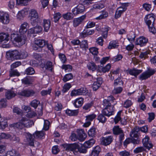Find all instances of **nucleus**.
Masks as SVG:
<instances>
[{"mask_svg": "<svg viewBox=\"0 0 156 156\" xmlns=\"http://www.w3.org/2000/svg\"><path fill=\"white\" fill-rule=\"evenodd\" d=\"M28 23L26 22L23 23L20 26L19 32L14 31L12 33L11 37L12 41L17 43H20L22 45L25 43V36L24 34L27 31V28H28Z\"/></svg>", "mask_w": 156, "mask_h": 156, "instance_id": "obj_1", "label": "nucleus"}, {"mask_svg": "<svg viewBox=\"0 0 156 156\" xmlns=\"http://www.w3.org/2000/svg\"><path fill=\"white\" fill-rule=\"evenodd\" d=\"M63 147L65 150L72 152L75 155L79 156L80 153L85 154L87 152L86 149L81 147L78 144L75 143L64 144Z\"/></svg>", "mask_w": 156, "mask_h": 156, "instance_id": "obj_2", "label": "nucleus"}, {"mask_svg": "<svg viewBox=\"0 0 156 156\" xmlns=\"http://www.w3.org/2000/svg\"><path fill=\"white\" fill-rule=\"evenodd\" d=\"M34 124L33 121L25 117H22L19 121L9 125L10 127L22 129L24 127H30Z\"/></svg>", "mask_w": 156, "mask_h": 156, "instance_id": "obj_3", "label": "nucleus"}, {"mask_svg": "<svg viewBox=\"0 0 156 156\" xmlns=\"http://www.w3.org/2000/svg\"><path fill=\"white\" fill-rule=\"evenodd\" d=\"M155 19L154 15L153 14L147 15L144 18L145 22L148 26L149 31L153 34L156 33V29L153 26Z\"/></svg>", "mask_w": 156, "mask_h": 156, "instance_id": "obj_4", "label": "nucleus"}, {"mask_svg": "<svg viewBox=\"0 0 156 156\" xmlns=\"http://www.w3.org/2000/svg\"><path fill=\"white\" fill-rule=\"evenodd\" d=\"M31 17L30 22L33 26H34L40 22V19L38 14L35 9H31L30 11Z\"/></svg>", "mask_w": 156, "mask_h": 156, "instance_id": "obj_5", "label": "nucleus"}, {"mask_svg": "<svg viewBox=\"0 0 156 156\" xmlns=\"http://www.w3.org/2000/svg\"><path fill=\"white\" fill-rule=\"evenodd\" d=\"M117 104L114 98L112 96H110L108 97L107 99H104L103 101V105L104 108H110V107H113Z\"/></svg>", "mask_w": 156, "mask_h": 156, "instance_id": "obj_6", "label": "nucleus"}, {"mask_svg": "<svg viewBox=\"0 0 156 156\" xmlns=\"http://www.w3.org/2000/svg\"><path fill=\"white\" fill-rule=\"evenodd\" d=\"M23 136L25 138L24 140V144L30 146H34V139L33 135L29 133L25 132L23 133Z\"/></svg>", "mask_w": 156, "mask_h": 156, "instance_id": "obj_7", "label": "nucleus"}, {"mask_svg": "<svg viewBox=\"0 0 156 156\" xmlns=\"http://www.w3.org/2000/svg\"><path fill=\"white\" fill-rule=\"evenodd\" d=\"M35 93L33 90L27 89L19 90L17 94L20 96L28 97L33 96Z\"/></svg>", "mask_w": 156, "mask_h": 156, "instance_id": "obj_8", "label": "nucleus"}, {"mask_svg": "<svg viewBox=\"0 0 156 156\" xmlns=\"http://www.w3.org/2000/svg\"><path fill=\"white\" fill-rule=\"evenodd\" d=\"M10 20L9 15L8 13L0 11V22L6 24L9 23Z\"/></svg>", "mask_w": 156, "mask_h": 156, "instance_id": "obj_9", "label": "nucleus"}, {"mask_svg": "<svg viewBox=\"0 0 156 156\" xmlns=\"http://www.w3.org/2000/svg\"><path fill=\"white\" fill-rule=\"evenodd\" d=\"M81 4H80L77 5L72 10V12L74 15L82 14L85 11V8L81 2Z\"/></svg>", "mask_w": 156, "mask_h": 156, "instance_id": "obj_10", "label": "nucleus"}, {"mask_svg": "<svg viewBox=\"0 0 156 156\" xmlns=\"http://www.w3.org/2000/svg\"><path fill=\"white\" fill-rule=\"evenodd\" d=\"M127 9V5L126 4H123L121 5L118 7L115 12V17L116 19L119 18L122 14L125 12Z\"/></svg>", "mask_w": 156, "mask_h": 156, "instance_id": "obj_11", "label": "nucleus"}, {"mask_svg": "<svg viewBox=\"0 0 156 156\" xmlns=\"http://www.w3.org/2000/svg\"><path fill=\"white\" fill-rule=\"evenodd\" d=\"M96 29L98 31H101L102 32V35L103 37L105 39L107 38L108 35V31L110 29V28L107 26H105L102 28H101V27L98 26L97 25Z\"/></svg>", "mask_w": 156, "mask_h": 156, "instance_id": "obj_12", "label": "nucleus"}, {"mask_svg": "<svg viewBox=\"0 0 156 156\" xmlns=\"http://www.w3.org/2000/svg\"><path fill=\"white\" fill-rule=\"evenodd\" d=\"M142 143L144 146L147 149L149 150L153 147V145L149 141V137L148 136H145L142 140Z\"/></svg>", "mask_w": 156, "mask_h": 156, "instance_id": "obj_13", "label": "nucleus"}, {"mask_svg": "<svg viewBox=\"0 0 156 156\" xmlns=\"http://www.w3.org/2000/svg\"><path fill=\"white\" fill-rule=\"evenodd\" d=\"M78 140L80 141H83L87 137V135L82 129H78L77 131Z\"/></svg>", "mask_w": 156, "mask_h": 156, "instance_id": "obj_14", "label": "nucleus"}, {"mask_svg": "<svg viewBox=\"0 0 156 156\" xmlns=\"http://www.w3.org/2000/svg\"><path fill=\"white\" fill-rule=\"evenodd\" d=\"M110 108H104L102 110V114L105 115L109 117L114 114L113 107H110Z\"/></svg>", "mask_w": 156, "mask_h": 156, "instance_id": "obj_15", "label": "nucleus"}, {"mask_svg": "<svg viewBox=\"0 0 156 156\" xmlns=\"http://www.w3.org/2000/svg\"><path fill=\"white\" fill-rule=\"evenodd\" d=\"M85 15H83L79 17L75 18L73 22V24L74 27H76L82 23L85 19Z\"/></svg>", "mask_w": 156, "mask_h": 156, "instance_id": "obj_16", "label": "nucleus"}, {"mask_svg": "<svg viewBox=\"0 0 156 156\" xmlns=\"http://www.w3.org/2000/svg\"><path fill=\"white\" fill-rule=\"evenodd\" d=\"M103 82L101 78H97L94 82L92 86L94 90H96L100 86Z\"/></svg>", "mask_w": 156, "mask_h": 156, "instance_id": "obj_17", "label": "nucleus"}, {"mask_svg": "<svg viewBox=\"0 0 156 156\" xmlns=\"http://www.w3.org/2000/svg\"><path fill=\"white\" fill-rule=\"evenodd\" d=\"M148 41L147 39L144 37H140L137 39L136 44L140 45L141 46L145 45Z\"/></svg>", "mask_w": 156, "mask_h": 156, "instance_id": "obj_18", "label": "nucleus"}, {"mask_svg": "<svg viewBox=\"0 0 156 156\" xmlns=\"http://www.w3.org/2000/svg\"><path fill=\"white\" fill-rule=\"evenodd\" d=\"M28 9L27 8L24 9L19 11L17 16V18L19 20H21L28 14Z\"/></svg>", "mask_w": 156, "mask_h": 156, "instance_id": "obj_19", "label": "nucleus"}, {"mask_svg": "<svg viewBox=\"0 0 156 156\" xmlns=\"http://www.w3.org/2000/svg\"><path fill=\"white\" fill-rule=\"evenodd\" d=\"M83 98H78L73 101V103L75 108H79L83 104Z\"/></svg>", "mask_w": 156, "mask_h": 156, "instance_id": "obj_20", "label": "nucleus"}, {"mask_svg": "<svg viewBox=\"0 0 156 156\" xmlns=\"http://www.w3.org/2000/svg\"><path fill=\"white\" fill-rule=\"evenodd\" d=\"M20 52L17 50L9 51L7 53V54L11 58L16 59H19Z\"/></svg>", "mask_w": 156, "mask_h": 156, "instance_id": "obj_21", "label": "nucleus"}, {"mask_svg": "<svg viewBox=\"0 0 156 156\" xmlns=\"http://www.w3.org/2000/svg\"><path fill=\"white\" fill-rule=\"evenodd\" d=\"M9 39V35L7 33H0V42H4L6 43Z\"/></svg>", "mask_w": 156, "mask_h": 156, "instance_id": "obj_22", "label": "nucleus"}, {"mask_svg": "<svg viewBox=\"0 0 156 156\" xmlns=\"http://www.w3.org/2000/svg\"><path fill=\"white\" fill-rule=\"evenodd\" d=\"M47 42L48 41L43 39H36L34 41V43L41 48L44 47Z\"/></svg>", "mask_w": 156, "mask_h": 156, "instance_id": "obj_23", "label": "nucleus"}, {"mask_svg": "<svg viewBox=\"0 0 156 156\" xmlns=\"http://www.w3.org/2000/svg\"><path fill=\"white\" fill-rule=\"evenodd\" d=\"M33 81V78L30 76L25 77L21 80L22 83L26 85L32 84Z\"/></svg>", "mask_w": 156, "mask_h": 156, "instance_id": "obj_24", "label": "nucleus"}, {"mask_svg": "<svg viewBox=\"0 0 156 156\" xmlns=\"http://www.w3.org/2000/svg\"><path fill=\"white\" fill-rule=\"evenodd\" d=\"M43 26L44 31L45 32H48L51 26L50 21L48 20H44Z\"/></svg>", "mask_w": 156, "mask_h": 156, "instance_id": "obj_25", "label": "nucleus"}, {"mask_svg": "<svg viewBox=\"0 0 156 156\" xmlns=\"http://www.w3.org/2000/svg\"><path fill=\"white\" fill-rule=\"evenodd\" d=\"M113 140L112 136H111L107 137H103L102 139V142L105 145L110 144Z\"/></svg>", "mask_w": 156, "mask_h": 156, "instance_id": "obj_26", "label": "nucleus"}, {"mask_svg": "<svg viewBox=\"0 0 156 156\" xmlns=\"http://www.w3.org/2000/svg\"><path fill=\"white\" fill-rule=\"evenodd\" d=\"M101 149L98 146L95 147L92 151L90 154L91 156H98L101 151Z\"/></svg>", "mask_w": 156, "mask_h": 156, "instance_id": "obj_27", "label": "nucleus"}, {"mask_svg": "<svg viewBox=\"0 0 156 156\" xmlns=\"http://www.w3.org/2000/svg\"><path fill=\"white\" fill-rule=\"evenodd\" d=\"M111 68V64L110 63L107 64L105 66L101 67L99 68V71L101 73H105L109 71Z\"/></svg>", "mask_w": 156, "mask_h": 156, "instance_id": "obj_28", "label": "nucleus"}, {"mask_svg": "<svg viewBox=\"0 0 156 156\" xmlns=\"http://www.w3.org/2000/svg\"><path fill=\"white\" fill-rule=\"evenodd\" d=\"M95 140L93 139H91L84 142L83 144L84 147L86 148H90L95 143Z\"/></svg>", "mask_w": 156, "mask_h": 156, "instance_id": "obj_29", "label": "nucleus"}, {"mask_svg": "<svg viewBox=\"0 0 156 156\" xmlns=\"http://www.w3.org/2000/svg\"><path fill=\"white\" fill-rule=\"evenodd\" d=\"M87 67L89 70L92 71H95L97 68V66L93 62H89L87 65Z\"/></svg>", "mask_w": 156, "mask_h": 156, "instance_id": "obj_30", "label": "nucleus"}, {"mask_svg": "<svg viewBox=\"0 0 156 156\" xmlns=\"http://www.w3.org/2000/svg\"><path fill=\"white\" fill-rule=\"evenodd\" d=\"M41 67L43 68H45L46 69L51 70L52 66V63L50 61H48L45 65L42 63L41 65Z\"/></svg>", "mask_w": 156, "mask_h": 156, "instance_id": "obj_31", "label": "nucleus"}, {"mask_svg": "<svg viewBox=\"0 0 156 156\" xmlns=\"http://www.w3.org/2000/svg\"><path fill=\"white\" fill-rule=\"evenodd\" d=\"M44 133L42 131H36L34 134V137L37 139H42L44 137Z\"/></svg>", "mask_w": 156, "mask_h": 156, "instance_id": "obj_32", "label": "nucleus"}, {"mask_svg": "<svg viewBox=\"0 0 156 156\" xmlns=\"http://www.w3.org/2000/svg\"><path fill=\"white\" fill-rule=\"evenodd\" d=\"M66 114L70 116H75L77 115L78 113V110H71L67 109L66 111Z\"/></svg>", "mask_w": 156, "mask_h": 156, "instance_id": "obj_33", "label": "nucleus"}, {"mask_svg": "<svg viewBox=\"0 0 156 156\" xmlns=\"http://www.w3.org/2000/svg\"><path fill=\"white\" fill-rule=\"evenodd\" d=\"M119 45L117 41H112L109 43L108 48L109 49L117 48Z\"/></svg>", "mask_w": 156, "mask_h": 156, "instance_id": "obj_34", "label": "nucleus"}, {"mask_svg": "<svg viewBox=\"0 0 156 156\" xmlns=\"http://www.w3.org/2000/svg\"><path fill=\"white\" fill-rule=\"evenodd\" d=\"M142 72L141 70H138L136 69H133L129 70L128 73L131 75L136 76Z\"/></svg>", "mask_w": 156, "mask_h": 156, "instance_id": "obj_35", "label": "nucleus"}, {"mask_svg": "<svg viewBox=\"0 0 156 156\" xmlns=\"http://www.w3.org/2000/svg\"><path fill=\"white\" fill-rule=\"evenodd\" d=\"M108 16V13L107 12L105 11H102L101 14L95 18V19L96 20H101L105 19Z\"/></svg>", "mask_w": 156, "mask_h": 156, "instance_id": "obj_36", "label": "nucleus"}, {"mask_svg": "<svg viewBox=\"0 0 156 156\" xmlns=\"http://www.w3.org/2000/svg\"><path fill=\"white\" fill-rule=\"evenodd\" d=\"M8 126L7 122L6 120L2 119L0 121V129H3Z\"/></svg>", "mask_w": 156, "mask_h": 156, "instance_id": "obj_37", "label": "nucleus"}, {"mask_svg": "<svg viewBox=\"0 0 156 156\" xmlns=\"http://www.w3.org/2000/svg\"><path fill=\"white\" fill-rule=\"evenodd\" d=\"M64 19L67 20H72L73 17V14L70 12H68L62 15Z\"/></svg>", "mask_w": 156, "mask_h": 156, "instance_id": "obj_38", "label": "nucleus"}, {"mask_svg": "<svg viewBox=\"0 0 156 156\" xmlns=\"http://www.w3.org/2000/svg\"><path fill=\"white\" fill-rule=\"evenodd\" d=\"M16 94L12 91H8L5 93V96L8 99H10L14 97Z\"/></svg>", "mask_w": 156, "mask_h": 156, "instance_id": "obj_39", "label": "nucleus"}, {"mask_svg": "<svg viewBox=\"0 0 156 156\" xmlns=\"http://www.w3.org/2000/svg\"><path fill=\"white\" fill-rule=\"evenodd\" d=\"M20 75V73L17 70H13L11 69L9 71V76L13 77L15 76H18Z\"/></svg>", "mask_w": 156, "mask_h": 156, "instance_id": "obj_40", "label": "nucleus"}, {"mask_svg": "<svg viewBox=\"0 0 156 156\" xmlns=\"http://www.w3.org/2000/svg\"><path fill=\"white\" fill-rule=\"evenodd\" d=\"M96 133V129L94 127L91 128L88 131V134L90 137H94Z\"/></svg>", "mask_w": 156, "mask_h": 156, "instance_id": "obj_41", "label": "nucleus"}, {"mask_svg": "<svg viewBox=\"0 0 156 156\" xmlns=\"http://www.w3.org/2000/svg\"><path fill=\"white\" fill-rule=\"evenodd\" d=\"M72 87L71 84L69 83H65L63 87L62 92L63 93H65L68 91Z\"/></svg>", "mask_w": 156, "mask_h": 156, "instance_id": "obj_42", "label": "nucleus"}, {"mask_svg": "<svg viewBox=\"0 0 156 156\" xmlns=\"http://www.w3.org/2000/svg\"><path fill=\"white\" fill-rule=\"evenodd\" d=\"M113 131L114 134L115 135L119 134L122 131L119 126H115L113 128Z\"/></svg>", "mask_w": 156, "mask_h": 156, "instance_id": "obj_43", "label": "nucleus"}, {"mask_svg": "<svg viewBox=\"0 0 156 156\" xmlns=\"http://www.w3.org/2000/svg\"><path fill=\"white\" fill-rule=\"evenodd\" d=\"M97 119L99 122L103 123L105 122L107 120L106 118L102 114H100L98 115L97 117Z\"/></svg>", "mask_w": 156, "mask_h": 156, "instance_id": "obj_44", "label": "nucleus"}, {"mask_svg": "<svg viewBox=\"0 0 156 156\" xmlns=\"http://www.w3.org/2000/svg\"><path fill=\"white\" fill-rule=\"evenodd\" d=\"M16 4L17 5H27L28 2L31 0H16Z\"/></svg>", "mask_w": 156, "mask_h": 156, "instance_id": "obj_45", "label": "nucleus"}, {"mask_svg": "<svg viewBox=\"0 0 156 156\" xmlns=\"http://www.w3.org/2000/svg\"><path fill=\"white\" fill-rule=\"evenodd\" d=\"M51 91V88H48L47 90H42L41 91L40 94L42 96H46L48 94L50 95Z\"/></svg>", "mask_w": 156, "mask_h": 156, "instance_id": "obj_46", "label": "nucleus"}, {"mask_svg": "<svg viewBox=\"0 0 156 156\" xmlns=\"http://www.w3.org/2000/svg\"><path fill=\"white\" fill-rule=\"evenodd\" d=\"M11 137L12 135L9 134L2 133L0 134V138L1 139H11Z\"/></svg>", "mask_w": 156, "mask_h": 156, "instance_id": "obj_47", "label": "nucleus"}, {"mask_svg": "<svg viewBox=\"0 0 156 156\" xmlns=\"http://www.w3.org/2000/svg\"><path fill=\"white\" fill-rule=\"evenodd\" d=\"M73 78V75L71 73H68L66 74L62 79V80L64 82H66L71 79Z\"/></svg>", "mask_w": 156, "mask_h": 156, "instance_id": "obj_48", "label": "nucleus"}, {"mask_svg": "<svg viewBox=\"0 0 156 156\" xmlns=\"http://www.w3.org/2000/svg\"><path fill=\"white\" fill-rule=\"evenodd\" d=\"M19 52V59L25 58L27 56L28 54L26 51H20Z\"/></svg>", "mask_w": 156, "mask_h": 156, "instance_id": "obj_49", "label": "nucleus"}, {"mask_svg": "<svg viewBox=\"0 0 156 156\" xmlns=\"http://www.w3.org/2000/svg\"><path fill=\"white\" fill-rule=\"evenodd\" d=\"M149 77L146 71L142 73L139 76V79L141 80H146Z\"/></svg>", "mask_w": 156, "mask_h": 156, "instance_id": "obj_50", "label": "nucleus"}, {"mask_svg": "<svg viewBox=\"0 0 156 156\" xmlns=\"http://www.w3.org/2000/svg\"><path fill=\"white\" fill-rule=\"evenodd\" d=\"M25 73L27 75H32L35 73L34 69L31 67H29L25 70Z\"/></svg>", "mask_w": 156, "mask_h": 156, "instance_id": "obj_51", "label": "nucleus"}, {"mask_svg": "<svg viewBox=\"0 0 156 156\" xmlns=\"http://www.w3.org/2000/svg\"><path fill=\"white\" fill-rule=\"evenodd\" d=\"M62 68L64 69L66 72H70L72 69V66L69 65H63L62 66Z\"/></svg>", "mask_w": 156, "mask_h": 156, "instance_id": "obj_52", "label": "nucleus"}, {"mask_svg": "<svg viewBox=\"0 0 156 156\" xmlns=\"http://www.w3.org/2000/svg\"><path fill=\"white\" fill-rule=\"evenodd\" d=\"M135 38V36L133 32L130 33L127 36V39L130 42L134 41Z\"/></svg>", "mask_w": 156, "mask_h": 156, "instance_id": "obj_53", "label": "nucleus"}, {"mask_svg": "<svg viewBox=\"0 0 156 156\" xmlns=\"http://www.w3.org/2000/svg\"><path fill=\"white\" fill-rule=\"evenodd\" d=\"M90 53L94 55H97L98 53V49L95 47H91L89 48Z\"/></svg>", "mask_w": 156, "mask_h": 156, "instance_id": "obj_54", "label": "nucleus"}, {"mask_svg": "<svg viewBox=\"0 0 156 156\" xmlns=\"http://www.w3.org/2000/svg\"><path fill=\"white\" fill-rule=\"evenodd\" d=\"M40 103V102L39 101L36 99H34L31 102L30 105L32 107H34L35 108H36Z\"/></svg>", "mask_w": 156, "mask_h": 156, "instance_id": "obj_55", "label": "nucleus"}, {"mask_svg": "<svg viewBox=\"0 0 156 156\" xmlns=\"http://www.w3.org/2000/svg\"><path fill=\"white\" fill-rule=\"evenodd\" d=\"M8 6L9 9H12L14 8L15 5L14 0H10L8 2Z\"/></svg>", "mask_w": 156, "mask_h": 156, "instance_id": "obj_56", "label": "nucleus"}, {"mask_svg": "<svg viewBox=\"0 0 156 156\" xmlns=\"http://www.w3.org/2000/svg\"><path fill=\"white\" fill-rule=\"evenodd\" d=\"M17 152L14 150L8 151L6 154V156H16Z\"/></svg>", "mask_w": 156, "mask_h": 156, "instance_id": "obj_57", "label": "nucleus"}, {"mask_svg": "<svg viewBox=\"0 0 156 156\" xmlns=\"http://www.w3.org/2000/svg\"><path fill=\"white\" fill-rule=\"evenodd\" d=\"M96 117V115L94 114L88 115L86 116V121H88L91 122Z\"/></svg>", "mask_w": 156, "mask_h": 156, "instance_id": "obj_58", "label": "nucleus"}, {"mask_svg": "<svg viewBox=\"0 0 156 156\" xmlns=\"http://www.w3.org/2000/svg\"><path fill=\"white\" fill-rule=\"evenodd\" d=\"M104 7V5L102 3H97L93 5V8L97 9H100Z\"/></svg>", "mask_w": 156, "mask_h": 156, "instance_id": "obj_59", "label": "nucleus"}, {"mask_svg": "<svg viewBox=\"0 0 156 156\" xmlns=\"http://www.w3.org/2000/svg\"><path fill=\"white\" fill-rule=\"evenodd\" d=\"M121 113V111H119L117 113L114 119V122L115 124L117 123L119 121H121V118L120 115Z\"/></svg>", "mask_w": 156, "mask_h": 156, "instance_id": "obj_60", "label": "nucleus"}, {"mask_svg": "<svg viewBox=\"0 0 156 156\" xmlns=\"http://www.w3.org/2000/svg\"><path fill=\"white\" fill-rule=\"evenodd\" d=\"M77 90L79 95H84L86 93V89L84 87H81Z\"/></svg>", "mask_w": 156, "mask_h": 156, "instance_id": "obj_61", "label": "nucleus"}, {"mask_svg": "<svg viewBox=\"0 0 156 156\" xmlns=\"http://www.w3.org/2000/svg\"><path fill=\"white\" fill-rule=\"evenodd\" d=\"M94 32V30H88L86 32H84L83 33V37H85L86 35H92Z\"/></svg>", "mask_w": 156, "mask_h": 156, "instance_id": "obj_62", "label": "nucleus"}, {"mask_svg": "<svg viewBox=\"0 0 156 156\" xmlns=\"http://www.w3.org/2000/svg\"><path fill=\"white\" fill-rule=\"evenodd\" d=\"M122 88L121 87L115 88L113 90V93L116 94L121 93L122 90Z\"/></svg>", "mask_w": 156, "mask_h": 156, "instance_id": "obj_63", "label": "nucleus"}, {"mask_svg": "<svg viewBox=\"0 0 156 156\" xmlns=\"http://www.w3.org/2000/svg\"><path fill=\"white\" fill-rule=\"evenodd\" d=\"M123 82L120 77H118L114 80V85L115 86H117L121 84H122Z\"/></svg>", "mask_w": 156, "mask_h": 156, "instance_id": "obj_64", "label": "nucleus"}]
</instances>
